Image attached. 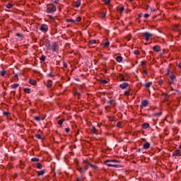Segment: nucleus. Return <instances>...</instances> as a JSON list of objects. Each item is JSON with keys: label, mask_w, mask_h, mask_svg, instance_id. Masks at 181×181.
Here are the masks:
<instances>
[{"label": "nucleus", "mask_w": 181, "mask_h": 181, "mask_svg": "<svg viewBox=\"0 0 181 181\" xmlns=\"http://www.w3.org/2000/svg\"><path fill=\"white\" fill-rule=\"evenodd\" d=\"M153 83L152 82H147L145 86L146 88H149V87H151V86H152Z\"/></svg>", "instance_id": "aec40b11"}, {"label": "nucleus", "mask_w": 181, "mask_h": 181, "mask_svg": "<svg viewBox=\"0 0 181 181\" xmlns=\"http://www.w3.org/2000/svg\"><path fill=\"white\" fill-rule=\"evenodd\" d=\"M170 81H169V84H173L175 83V78H176V76L174 74L170 75Z\"/></svg>", "instance_id": "0eeeda50"}, {"label": "nucleus", "mask_w": 181, "mask_h": 181, "mask_svg": "<svg viewBox=\"0 0 181 181\" xmlns=\"http://www.w3.org/2000/svg\"><path fill=\"white\" fill-rule=\"evenodd\" d=\"M149 146H151V144L148 142H146L144 145L143 147L144 149H149Z\"/></svg>", "instance_id": "ddd939ff"}, {"label": "nucleus", "mask_w": 181, "mask_h": 181, "mask_svg": "<svg viewBox=\"0 0 181 181\" xmlns=\"http://www.w3.org/2000/svg\"><path fill=\"white\" fill-rule=\"evenodd\" d=\"M49 77H53V75H52V74H49Z\"/></svg>", "instance_id": "bf43d9fd"}, {"label": "nucleus", "mask_w": 181, "mask_h": 181, "mask_svg": "<svg viewBox=\"0 0 181 181\" xmlns=\"http://www.w3.org/2000/svg\"><path fill=\"white\" fill-rule=\"evenodd\" d=\"M80 21H81V17L78 16L76 18V19L75 20V22H80Z\"/></svg>", "instance_id": "72a5a7b5"}, {"label": "nucleus", "mask_w": 181, "mask_h": 181, "mask_svg": "<svg viewBox=\"0 0 181 181\" xmlns=\"http://www.w3.org/2000/svg\"><path fill=\"white\" fill-rule=\"evenodd\" d=\"M80 5H81V1L80 0H78L75 2V6L76 8H78V6H80Z\"/></svg>", "instance_id": "2eb2a0df"}, {"label": "nucleus", "mask_w": 181, "mask_h": 181, "mask_svg": "<svg viewBox=\"0 0 181 181\" xmlns=\"http://www.w3.org/2000/svg\"><path fill=\"white\" fill-rule=\"evenodd\" d=\"M29 83H30V84H31V86H35L36 85V81H35L33 79H30Z\"/></svg>", "instance_id": "6ab92c4d"}, {"label": "nucleus", "mask_w": 181, "mask_h": 181, "mask_svg": "<svg viewBox=\"0 0 181 181\" xmlns=\"http://www.w3.org/2000/svg\"><path fill=\"white\" fill-rule=\"evenodd\" d=\"M63 122H64V119L59 120L57 123L59 124V125H62Z\"/></svg>", "instance_id": "b1692460"}, {"label": "nucleus", "mask_w": 181, "mask_h": 181, "mask_svg": "<svg viewBox=\"0 0 181 181\" xmlns=\"http://www.w3.org/2000/svg\"><path fill=\"white\" fill-rule=\"evenodd\" d=\"M6 6V8H8V9H11V8H12L13 6V5H12V4H11V3H9Z\"/></svg>", "instance_id": "393cba45"}, {"label": "nucleus", "mask_w": 181, "mask_h": 181, "mask_svg": "<svg viewBox=\"0 0 181 181\" xmlns=\"http://www.w3.org/2000/svg\"><path fill=\"white\" fill-rule=\"evenodd\" d=\"M179 149H181V144H180L179 146Z\"/></svg>", "instance_id": "e2e57ef3"}, {"label": "nucleus", "mask_w": 181, "mask_h": 181, "mask_svg": "<svg viewBox=\"0 0 181 181\" xmlns=\"http://www.w3.org/2000/svg\"><path fill=\"white\" fill-rule=\"evenodd\" d=\"M37 169H42V164L40 163H38L37 164Z\"/></svg>", "instance_id": "7c9ffc66"}, {"label": "nucleus", "mask_w": 181, "mask_h": 181, "mask_svg": "<svg viewBox=\"0 0 181 181\" xmlns=\"http://www.w3.org/2000/svg\"><path fill=\"white\" fill-rule=\"evenodd\" d=\"M148 104V100H144L141 102L142 107H147Z\"/></svg>", "instance_id": "4468645a"}, {"label": "nucleus", "mask_w": 181, "mask_h": 181, "mask_svg": "<svg viewBox=\"0 0 181 181\" xmlns=\"http://www.w3.org/2000/svg\"><path fill=\"white\" fill-rule=\"evenodd\" d=\"M35 136L36 138H37V139H40L42 138V136H40V134H36Z\"/></svg>", "instance_id": "a19ab883"}, {"label": "nucleus", "mask_w": 181, "mask_h": 181, "mask_svg": "<svg viewBox=\"0 0 181 181\" xmlns=\"http://www.w3.org/2000/svg\"><path fill=\"white\" fill-rule=\"evenodd\" d=\"M65 132H70V129L66 128L65 129Z\"/></svg>", "instance_id": "09e8293b"}, {"label": "nucleus", "mask_w": 181, "mask_h": 181, "mask_svg": "<svg viewBox=\"0 0 181 181\" xmlns=\"http://www.w3.org/2000/svg\"><path fill=\"white\" fill-rule=\"evenodd\" d=\"M45 46H46V47H47V50H50V46L52 45L50 44V40H49L48 39H46V40H45Z\"/></svg>", "instance_id": "423d86ee"}, {"label": "nucleus", "mask_w": 181, "mask_h": 181, "mask_svg": "<svg viewBox=\"0 0 181 181\" xmlns=\"http://www.w3.org/2000/svg\"><path fill=\"white\" fill-rule=\"evenodd\" d=\"M63 66H64V69H67V64L64 63Z\"/></svg>", "instance_id": "8fccbe9b"}, {"label": "nucleus", "mask_w": 181, "mask_h": 181, "mask_svg": "<svg viewBox=\"0 0 181 181\" xmlns=\"http://www.w3.org/2000/svg\"><path fill=\"white\" fill-rule=\"evenodd\" d=\"M139 16H140V18H141V17L142 16V14H140Z\"/></svg>", "instance_id": "0e129e2a"}, {"label": "nucleus", "mask_w": 181, "mask_h": 181, "mask_svg": "<svg viewBox=\"0 0 181 181\" xmlns=\"http://www.w3.org/2000/svg\"><path fill=\"white\" fill-rule=\"evenodd\" d=\"M17 87H19V84H18V83L13 84V85L12 86V88H17Z\"/></svg>", "instance_id": "f704fd0d"}, {"label": "nucleus", "mask_w": 181, "mask_h": 181, "mask_svg": "<svg viewBox=\"0 0 181 181\" xmlns=\"http://www.w3.org/2000/svg\"><path fill=\"white\" fill-rule=\"evenodd\" d=\"M52 81H49L47 84V87L48 88H50V87H52Z\"/></svg>", "instance_id": "5701e85b"}, {"label": "nucleus", "mask_w": 181, "mask_h": 181, "mask_svg": "<svg viewBox=\"0 0 181 181\" xmlns=\"http://www.w3.org/2000/svg\"><path fill=\"white\" fill-rule=\"evenodd\" d=\"M37 176H43L45 175V170L37 171Z\"/></svg>", "instance_id": "a211bd4d"}, {"label": "nucleus", "mask_w": 181, "mask_h": 181, "mask_svg": "<svg viewBox=\"0 0 181 181\" xmlns=\"http://www.w3.org/2000/svg\"><path fill=\"white\" fill-rule=\"evenodd\" d=\"M34 119H35V121H40V117L38 116L35 117Z\"/></svg>", "instance_id": "58836bf2"}, {"label": "nucleus", "mask_w": 181, "mask_h": 181, "mask_svg": "<svg viewBox=\"0 0 181 181\" xmlns=\"http://www.w3.org/2000/svg\"><path fill=\"white\" fill-rule=\"evenodd\" d=\"M25 93H27L28 94H29V93H30V89H29L28 88H25L24 89Z\"/></svg>", "instance_id": "bb28decb"}, {"label": "nucleus", "mask_w": 181, "mask_h": 181, "mask_svg": "<svg viewBox=\"0 0 181 181\" xmlns=\"http://www.w3.org/2000/svg\"><path fill=\"white\" fill-rule=\"evenodd\" d=\"M40 30L43 32L44 33H46V32H47V30H49V27H47V25L46 24H42L40 28Z\"/></svg>", "instance_id": "39448f33"}, {"label": "nucleus", "mask_w": 181, "mask_h": 181, "mask_svg": "<svg viewBox=\"0 0 181 181\" xmlns=\"http://www.w3.org/2000/svg\"><path fill=\"white\" fill-rule=\"evenodd\" d=\"M180 153H181L180 150H175L173 153V156H180Z\"/></svg>", "instance_id": "6e6552de"}, {"label": "nucleus", "mask_w": 181, "mask_h": 181, "mask_svg": "<svg viewBox=\"0 0 181 181\" xmlns=\"http://www.w3.org/2000/svg\"><path fill=\"white\" fill-rule=\"evenodd\" d=\"M6 71H5V69H3L1 72L0 74L2 77H4V76H5Z\"/></svg>", "instance_id": "4be33fe9"}, {"label": "nucleus", "mask_w": 181, "mask_h": 181, "mask_svg": "<svg viewBox=\"0 0 181 181\" xmlns=\"http://www.w3.org/2000/svg\"><path fill=\"white\" fill-rule=\"evenodd\" d=\"M178 67H179L180 69H181V62H180V63L178 64Z\"/></svg>", "instance_id": "6e6d98bb"}, {"label": "nucleus", "mask_w": 181, "mask_h": 181, "mask_svg": "<svg viewBox=\"0 0 181 181\" xmlns=\"http://www.w3.org/2000/svg\"><path fill=\"white\" fill-rule=\"evenodd\" d=\"M103 46L105 47H108L110 46V42H106L103 44Z\"/></svg>", "instance_id": "c756f323"}, {"label": "nucleus", "mask_w": 181, "mask_h": 181, "mask_svg": "<svg viewBox=\"0 0 181 181\" xmlns=\"http://www.w3.org/2000/svg\"><path fill=\"white\" fill-rule=\"evenodd\" d=\"M116 61L118 62V63H121V62H122V57L121 56H117L116 57Z\"/></svg>", "instance_id": "dca6fc26"}, {"label": "nucleus", "mask_w": 181, "mask_h": 181, "mask_svg": "<svg viewBox=\"0 0 181 181\" xmlns=\"http://www.w3.org/2000/svg\"><path fill=\"white\" fill-rule=\"evenodd\" d=\"M40 60H41V62H45L46 60V57L45 55H42L40 57Z\"/></svg>", "instance_id": "a878e982"}, {"label": "nucleus", "mask_w": 181, "mask_h": 181, "mask_svg": "<svg viewBox=\"0 0 181 181\" xmlns=\"http://www.w3.org/2000/svg\"><path fill=\"white\" fill-rule=\"evenodd\" d=\"M112 103H114V100H111V99L107 101V104H109V105L112 104Z\"/></svg>", "instance_id": "4c0bfd02"}, {"label": "nucleus", "mask_w": 181, "mask_h": 181, "mask_svg": "<svg viewBox=\"0 0 181 181\" xmlns=\"http://www.w3.org/2000/svg\"><path fill=\"white\" fill-rule=\"evenodd\" d=\"M67 22H72L73 23H76V21L73 20L72 18L67 19Z\"/></svg>", "instance_id": "2f4dec72"}, {"label": "nucleus", "mask_w": 181, "mask_h": 181, "mask_svg": "<svg viewBox=\"0 0 181 181\" xmlns=\"http://www.w3.org/2000/svg\"><path fill=\"white\" fill-rule=\"evenodd\" d=\"M95 43H97L95 40H92L89 42V45H95Z\"/></svg>", "instance_id": "412c9836"}, {"label": "nucleus", "mask_w": 181, "mask_h": 181, "mask_svg": "<svg viewBox=\"0 0 181 181\" xmlns=\"http://www.w3.org/2000/svg\"><path fill=\"white\" fill-rule=\"evenodd\" d=\"M102 18H105V13L103 12L101 13Z\"/></svg>", "instance_id": "c03bdc74"}, {"label": "nucleus", "mask_w": 181, "mask_h": 181, "mask_svg": "<svg viewBox=\"0 0 181 181\" xmlns=\"http://www.w3.org/2000/svg\"><path fill=\"white\" fill-rule=\"evenodd\" d=\"M153 49L154 50V52H160V47H159V45H156L153 47Z\"/></svg>", "instance_id": "9b49d317"}, {"label": "nucleus", "mask_w": 181, "mask_h": 181, "mask_svg": "<svg viewBox=\"0 0 181 181\" xmlns=\"http://www.w3.org/2000/svg\"><path fill=\"white\" fill-rule=\"evenodd\" d=\"M144 18H149V14L148 13L144 14Z\"/></svg>", "instance_id": "de8ad7c7"}, {"label": "nucleus", "mask_w": 181, "mask_h": 181, "mask_svg": "<svg viewBox=\"0 0 181 181\" xmlns=\"http://www.w3.org/2000/svg\"><path fill=\"white\" fill-rule=\"evenodd\" d=\"M142 127L144 128V129H147V128H149V124L148 123H144L142 124Z\"/></svg>", "instance_id": "f3484780"}, {"label": "nucleus", "mask_w": 181, "mask_h": 181, "mask_svg": "<svg viewBox=\"0 0 181 181\" xmlns=\"http://www.w3.org/2000/svg\"><path fill=\"white\" fill-rule=\"evenodd\" d=\"M144 73L145 74H148V71H144Z\"/></svg>", "instance_id": "13d9d810"}, {"label": "nucleus", "mask_w": 181, "mask_h": 181, "mask_svg": "<svg viewBox=\"0 0 181 181\" xmlns=\"http://www.w3.org/2000/svg\"><path fill=\"white\" fill-rule=\"evenodd\" d=\"M83 163H86V165H88V166H90V165H91V163H90V162H88V160H84Z\"/></svg>", "instance_id": "c85d7f7f"}, {"label": "nucleus", "mask_w": 181, "mask_h": 181, "mask_svg": "<svg viewBox=\"0 0 181 181\" xmlns=\"http://www.w3.org/2000/svg\"><path fill=\"white\" fill-rule=\"evenodd\" d=\"M116 163H119V161L117 160H107L105 161V164L109 168H121V165Z\"/></svg>", "instance_id": "f257e3e1"}, {"label": "nucleus", "mask_w": 181, "mask_h": 181, "mask_svg": "<svg viewBox=\"0 0 181 181\" xmlns=\"http://www.w3.org/2000/svg\"><path fill=\"white\" fill-rule=\"evenodd\" d=\"M83 168H80L79 172H84V170H83Z\"/></svg>", "instance_id": "5fc2aeb1"}, {"label": "nucleus", "mask_w": 181, "mask_h": 181, "mask_svg": "<svg viewBox=\"0 0 181 181\" xmlns=\"http://www.w3.org/2000/svg\"><path fill=\"white\" fill-rule=\"evenodd\" d=\"M16 36H18V37H22V34H21V33H16Z\"/></svg>", "instance_id": "a18cd8bd"}, {"label": "nucleus", "mask_w": 181, "mask_h": 181, "mask_svg": "<svg viewBox=\"0 0 181 181\" xmlns=\"http://www.w3.org/2000/svg\"><path fill=\"white\" fill-rule=\"evenodd\" d=\"M142 36H144L145 37V40H146V42H148L149 40L150 37H152V36H153V34L151 33H142Z\"/></svg>", "instance_id": "20e7f679"}, {"label": "nucleus", "mask_w": 181, "mask_h": 181, "mask_svg": "<svg viewBox=\"0 0 181 181\" xmlns=\"http://www.w3.org/2000/svg\"><path fill=\"white\" fill-rule=\"evenodd\" d=\"M169 95H168V94H165V98H168Z\"/></svg>", "instance_id": "052dcab7"}, {"label": "nucleus", "mask_w": 181, "mask_h": 181, "mask_svg": "<svg viewBox=\"0 0 181 181\" xmlns=\"http://www.w3.org/2000/svg\"><path fill=\"white\" fill-rule=\"evenodd\" d=\"M93 134H97V129H95V127L93 128Z\"/></svg>", "instance_id": "ea45409f"}, {"label": "nucleus", "mask_w": 181, "mask_h": 181, "mask_svg": "<svg viewBox=\"0 0 181 181\" xmlns=\"http://www.w3.org/2000/svg\"><path fill=\"white\" fill-rule=\"evenodd\" d=\"M154 115H155V117H156L157 115L160 116V115H162V112L156 113Z\"/></svg>", "instance_id": "49530a36"}, {"label": "nucleus", "mask_w": 181, "mask_h": 181, "mask_svg": "<svg viewBox=\"0 0 181 181\" xmlns=\"http://www.w3.org/2000/svg\"><path fill=\"white\" fill-rule=\"evenodd\" d=\"M168 74H169V73H170V70L168 69Z\"/></svg>", "instance_id": "680f3d73"}, {"label": "nucleus", "mask_w": 181, "mask_h": 181, "mask_svg": "<svg viewBox=\"0 0 181 181\" xmlns=\"http://www.w3.org/2000/svg\"><path fill=\"white\" fill-rule=\"evenodd\" d=\"M134 54L138 55V54H139V51L135 50V51L134 52Z\"/></svg>", "instance_id": "37998d69"}, {"label": "nucleus", "mask_w": 181, "mask_h": 181, "mask_svg": "<svg viewBox=\"0 0 181 181\" xmlns=\"http://www.w3.org/2000/svg\"><path fill=\"white\" fill-rule=\"evenodd\" d=\"M119 12H120L121 13H122V12H124V7H120L119 8Z\"/></svg>", "instance_id": "473e14b6"}, {"label": "nucleus", "mask_w": 181, "mask_h": 181, "mask_svg": "<svg viewBox=\"0 0 181 181\" xmlns=\"http://www.w3.org/2000/svg\"><path fill=\"white\" fill-rule=\"evenodd\" d=\"M31 160H32L33 162H39V158H33L31 159Z\"/></svg>", "instance_id": "cd10ccee"}, {"label": "nucleus", "mask_w": 181, "mask_h": 181, "mask_svg": "<svg viewBox=\"0 0 181 181\" xmlns=\"http://www.w3.org/2000/svg\"><path fill=\"white\" fill-rule=\"evenodd\" d=\"M121 125H122L121 122H118L117 123V128H121Z\"/></svg>", "instance_id": "c9c22d12"}, {"label": "nucleus", "mask_w": 181, "mask_h": 181, "mask_svg": "<svg viewBox=\"0 0 181 181\" xmlns=\"http://www.w3.org/2000/svg\"><path fill=\"white\" fill-rule=\"evenodd\" d=\"M50 50L52 52H57L59 50V45H57V42H54L52 43L50 46Z\"/></svg>", "instance_id": "7ed1b4c3"}, {"label": "nucleus", "mask_w": 181, "mask_h": 181, "mask_svg": "<svg viewBox=\"0 0 181 181\" xmlns=\"http://www.w3.org/2000/svg\"><path fill=\"white\" fill-rule=\"evenodd\" d=\"M111 2V1L110 0H105V5H108V4H110V3Z\"/></svg>", "instance_id": "e433bc0d"}, {"label": "nucleus", "mask_w": 181, "mask_h": 181, "mask_svg": "<svg viewBox=\"0 0 181 181\" xmlns=\"http://www.w3.org/2000/svg\"><path fill=\"white\" fill-rule=\"evenodd\" d=\"M102 83H103V84H107V81H106V80H103V81H102Z\"/></svg>", "instance_id": "3c124183"}, {"label": "nucleus", "mask_w": 181, "mask_h": 181, "mask_svg": "<svg viewBox=\"0 0 181 181\" xmlns=\"http://www.w3.org/2000/svg\"><path fill=\"white\" fill-rule=\"evenodd\" d=\"M127 87H128V83H123L119 85V88H122V89L127 88Z\"/></svg>", "instance_id": "9d476101"}, {"label": "nucleus", "mask_w": 181, "mask_h": 181, "mask_svg": "<svg viewBox=\"0 0 181 181\" xmlns=\"http://www.w3.org/2000/svg\"><path fill=\"white\" fill-rule=\"evenodd\" d=\"M87 167H83V172H86V170H87Z\"/></svg>", "instance_id": "864d4df0"}, {"label": "nucleus", "mask_w": 181, "mask_h": 181, "mask_svg": "<svg viewBox=\"0 0 181 181\" xmlns=\"http://www.w3.org/2000/svg\"><path fill=\"white\" fill-rule=\"evenodd\" d=\"M46 12L47 13H53V12H56V6L53 4H47Z\"/></svg>", "instance_id": "f03ea898"}, {"label": "nucleus", "mask_w": 181, "mask_h": 181, "mask_svg": "<svg viewBox=\"0 0 181 181\" xmlns=\"http://www.w3.org/2000/svg\"><path fill=\"white\" fill-rule=\"evenodd\" d=\"M119 79L120 81H127V78H125V77H124V75L122 74H119Z\"/></svg>", "instance_id": "1a4fd4ad"}, {"label": "nucleus", "mask_w": 181, "mask_h": 181, "mask_svg": "<svg viewBox=\"0 0 181 181\" xmlns=\"http://www.w3.org/2000/svg\"><path fill=\"white\" fill-rule=\"evenodd\" d=\"M141 63H142L143 66L146 64V62H142Z\"/></svg>", "instance_id": "4d7b16f0"}, {"label": "nucleus", "mask_w": 181, "mask_h": 181, "mask_svg": "<svg viewBox=\"0 0 181 181\" xmlns=\"http://www.w3.org/2000/svg\"><path fill=\"white\" fill-rule=\"evenodd\" d=\"M129 90L125 91L124 92V95H129Z\"/></svg>", "instance_id": "79ce46f5"}, {"label": "nucleus", "mask_w": 181, "mask_h": 181, "mask_svg": "<svg viewBox=\"0 0 181 181\" xmlns=\"http://www.w3.org/2000/svg\"><path fill=\"white\" fill-rule=\"evenodd\" d=\"M3 114H4V115H6V117H8V113L6 112H4Z\"/></svg>", "instance_id": "603ef678"}, {"label": "nucleus", "mask_w": 181, "mask_h": 181, "mask_svg": "<svg viewBox=\"0 0 181 181\" xmlns=\"http://www.w3.org/2000/svg\"><path fill=\"white\" fill-rule=\"evenodd\" d=\"M90 168H92L93 170L95 172V170H98V167L95 165L90 164Z\"/></svg>", "instance_id": "f8f14e48"}]
</instances>
